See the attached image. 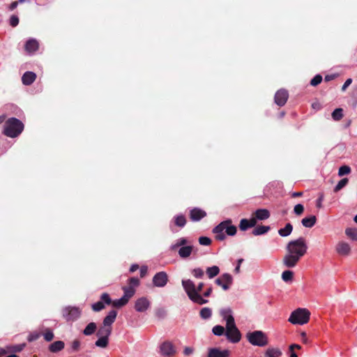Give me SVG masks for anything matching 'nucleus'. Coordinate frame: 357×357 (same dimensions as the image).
<instances>
[{"label": "nucleus", "mask_w": 357, "mask_h": 357, "mask_svg": "<svg viewBox=\"0 0 357 357\" xmlns=\"http://www.w3.org/2000/svg\"><path fill=\"white\" fill-rule=\"evenodd\" d=\"M193 352V349L191 347H185L184 349L183 353L185 356H189Z\"/></svg>", "instance_id": "56"}, {"label": "nucleus", "mask_w": 357, "mask_h": 357, "mask_svg": "<svg viewBox=\"0 0 357 357\" xmlns=\"http://www.w3.org/2000/svg\"><path fill=\"white\" fill-rule=\"evenodd\" d=\"M187 243L188 240L185 238H180L176 241V243L171 245L170 250L172 251L176 250L178 247L185 246Z\"/></svg>", "instance_id": "32"}, {"label": "nucleus", "mask_w": 357, "mask_h": 357, "mask_svg": "<svg viewBox=\"0 0 357 357\" xmlns=\"http://www.w3.org/2000/svg\"><path fill=\"white\" fill-rule=\"evenodd\" d=\"M206 216V213L199 208H194L190 211V218L192 221H199Z\"/></svg>", "instance_id": "16"}, {"label": "nucleus", "mask_w": 357, "mask_h": 357, "mask_svg": "<svg viewBox=\"0 0 357 357\" xmlns=\"http://www.w3.org/2000/svg\"><path fill=\"white\" fill-rule=\"evenodd\" d=\"M316 222L317 218L315 215L305 217L301 220L302 225L307 228H312L316 224Z\"/></svg>", "instance_id": "24"}, {"label": "nucleus", "mask_w": 357, "mask_h": 357, "mask_svg": "<svg viewBox=\"0 0 357 357\" xmlns=\"http://www.w3.org/2000/svg\"><path fill=\"white\" fill-rule=\"evenodd\" d=\"M271 229L269 226L261 225L256 227L252 230V234L255 236H259L267 233Z\"/></svg>", "instance_id": "26"}, {"label": "nucleus", "mask_w": 357, "mask_h": 357, "mask_svg": "<svg viewBox=\"0 0 357 357\" xmlns=\"http://www.w3.org/2000/svg\"><path fill=\"white\" fill-rule=\"evenodd\" d=\"M310 313L305 308H298L290 314L288 321L293 324L303 325L308 322Z\"/></svg>", "instance_id": "7"}, {"label": "nucleus", "mask_w": 357, "mask_h": 357, "mask_svg": "<svg viewBox=\"0 0 357 357\" xmlns=\"http://www.w3.org/2000/svg\"><path fill=\"white\" fill-rule=\"evenodd\" d=\"M148 271L147 266H143L140 268V277L144 278L146 274Z\"/></svg>", "instance_id": "53"}, {"label": "nucleus", "mask_w": 357, "mask_h": 357, "mask_svg": "<svg viewBox=\"0 0 357 357\" xmlns=\"http://www.w3.org/2000/svg\"><path fill=\"white\" fill-rule=\"evenodd\" d=\"M192 274L196 278H203L204 275V271L200 268H194L192 271Z\"/></svg>", "instance_id": "44"}, {"label": "nucleus", "mask_w": 357, "mask_h": 357, "mask_svg": "<svg viewBox=\"0 0 357 357\" xmlns=\"http://www.w3.org/2000/svg\"><path fill=\"white\" fill-rule=\"evenodd\" d=\"M168 282V275L166 272L160 271L157 273L153 278V284L158 287H165Z\"/></svg>", "instance_id": "12"}, {"label": "nucleus", "mask_w": 357, "mask_h": 357, "mask_svg": "<svg viewBox=\"0 0 357 357\" xmlns=\"http://www.w3.org/2000/svg\"><path fill=\"white\" fill-rule=\"evenodd\" d=\"M221 314L226 321L225 335L227 339L232 343L238 342L241 339V333L235 324L234 318L231 314V310H222Z\"/></svg>", "instance_id": "4"}, {"label": "nucleus", "mask_w": 357, "mask_h": 357, "mask_svg": "<svg viewBox=\"0 0 357 357\" xmlns=\"http://www.w3.org/2000/svg\"><path fill=\"white\" fill-rule=\"evenodd\" d=\"M349 182V179L347 178H344L341 179L338 183L336 185V186L334 188L333 191L335 192H337L341 189H342L344 187H345Z\"/></svg>", "instance_id": "38"}, {"label": "nucleus", "mask_w": 357, "mask_h": 357, "mask_svg": "<svg viewBox=\"0 0 357 357\" xmlns=\"http://www.w3.org/2000/svg\"><path fill=\"white\" fill-rule=\"evenodd\" d=\"M293 276H294V273L291 271H289V270L284 271L282 273V279L284 282L291 281L293 279Z\"/></svg>", "instance_id": "41"}, {"label": "nucleus", "mask_w": 357, "mask_h": 357, "mask_svg": "<svg viewBox=\"0 0 357 357\" xmlns=\"http://www.w3.org/2000/svg\"><path fill=\"white\" fill-rule=\"evenodd\" d=\"M246 337L248 342L254 346L264 347L268 343L266 335L261 331L249 332Z\"/></svg>", "instance_id": "8"}, {"label": "nucleus", "mask_w": 357, "mask_h": 357, "mask_svg": "<svg viewBox=\"0 0 357 357\" xmlns=\"http://www.w3.org/2000/svg\"><path fill=\"white\" fill-rule=\"evenodd\" d=\"M199 315L203 319H208L212 315V311L209 307H204L199 312Z\"/></svg>", "instance_id": "35"}, {"label": "nucleus", "mask_w": 357, "mask_h": 357, "mask_svg": "<svg viewBox=\"0 0 357 357\" xmlns=\"http://www.w3.org/2000/svg\"><path fill=\"white\" fill-rule=\"evenodd\" d=\"M109 343V338L99 337V338L95 342L96 347L105 348L107 347Z\"/></svg>", "instance_id": "36"}, {"label": "nucleus", "mask_w": 357, "mask_h": 357, "mask_svg": "<svg viewBox=\"0 0 357 357\" xmlns=\"http://www.w3.org/2000/svg\"><path fill=\"white\" fill-rule=\"evenodd\" d=\"M289 94L287 90L285 89H280L278 90L275 95V102L278 106H283L287 102L288 99Z\"/></svg>", "instance_id": "13"}, {"label": "nucleus", "mask_w": 357, "mask_h": 357, "mask_svg": "<svg viewBox=\"0 0 357 357\" xmlns=\"http://www.w3.org/2000/svg\"><path fill=\"white\" fill-rule=\"evenodd\" d=\"M290 357H298L297 354L294 352V350H289Z\"/></svg>", "instance_id": "63"}, {"label": "nucleus", "mask_w": 357, "mask_h": 357, "mask_svg": "<svg viewBox=\"0 0 357 357\" xmlns=\"http://www.w3.org/2000/svg\"><path fill=\"white\" fill-rule=\"evenodd\" d=\"M282 352L278 348H268L265 352L266 357H280Z\"/></svg>", "instance_id": "27"}, {"label": "nucleus", "mask_w": 357, "mask_h": 357, "mask_svg": "<svg viewBox=\"0 0 357 357\" xmlns=\"http://www.w3.org/2000/svg\"><path fill=\"white\" fill-rule=\"evenodd\" d=\"M303 195V192H294L291 194V197H301Z\"/></svg>", "instance_id": "61"}, {"label": "nucleus", "mask_w": 357, "mask_h": 357, "mask_svg": "<svg viewBox=\"0 0 357 357\" xmlns=\"http://www.w3.org/2000/svg\"><path fill=\"white\" fill-rule=\"evenodd\" d=\"M182 286L188 298L192 302L199 305L206 304L208 302V300L204 299L200 294V292L204 287V284L203 282H199L197 287H196L191 280H183Z\"/></svg>", "instance_id": "3"}, {"label": "nucleus", "mask_w": 357, "mask_h": 357, "mask_svg": "<svg viewBox=\"0 0 357 357\" xmlns=\"http://www.w3.org/2000/svg\"><path fill=\"white\" fill-rule=\"evenodd\" d=\"M212 291H213V289H212V287H209V288H208V289H206V291H204V293L203 294V296H204V297H209V296L211 295Z\"/></svg>", "instance_id": "57"}, {"label": "nucleus", "mask_w": 357, "mask_h": 357, "mask_svg": "<svg viewBox=\"0 0 357 357\" xmlns=\"http://www.w3.org/2000/svg\"><path fill=\"white\" fill-rule=\"evenodd\" d=\"M139 280L137 278L132 277L129 278L128 285L122 287L123 296L121 298L112 301L107 293H103L100 296V301L92 305V310L94 312H100L105 308V304L112 305L113 307L117 308L125 306L135 295L136 288L139 285Z\"/></svg>", "instance_id": "1"}, {"label": "nucleus", "mask_w": 357, "mask_h": 357, "mask_svg": "<svg viewBox=\"0 0 357 357\" xmlns=\"http://www.w3.org/2000/svg\"><path fill=\"white\" fill-rule=\"evenodd\" d=\"M215 283L223 290L227 291L233 283V278L229 273H224L215 280Z\"/></svg>", "instance_id": "10"}, {"label": "nucleus", "mask_w": 357, "mask_h": 357, "mask_svg": "<svg viewBox=\"0 0 357 357\" xmlns=\"http://www.w3.org/2000/svg\"><path fill=\"white\" fill-rule=\"evenodd\" d=\"M324 200V195L321 194L316 202V206L318 208H322V202Z\"/></svg>", "instance_id": "51"}, {"label": "nucleus", "mask_w": 357, "mask_h": 357, "mask_svg": "<svg viewBox=\"0 0 357 357\" xmlns=\"http://www.w3.org/2000/svg\"><path fill=\"white\" fill-rule=\"evenodd\" d=\"M19 24V18L16 15H12L10 18V25L13 27H15Z\"/></svg>", "instance_id": "49"}, {"label": "nucleus", "mask_w": 357, "mask_h": 357, "mask_svg": "<svg viewBox=\"0 0 357 357\" xmlns=\"http://www.w3.org/2000/svg\"><path fill=\"white\" fill-rule=\"evenodd\" d=\"M24 130V124L16 118L8 119L4 125L3 133L9 137L14 138L22 133Z\"/></svg>", "instance_id": "6"}, {"label": "nucleus", "mask_w": 357, "mask_h": 357, "mask_svg": "<svg viewBox=\"0 0 357 357\" xmlns=\"http://www.w3.org/2000/svg\"><path fill=\"white\" fill-rule=\"evenodd\" d=\"M343 117V109L342 108L335 109L332 113V118L335 121H340Z\"/></svg>", "instance_id": "37"}, {"label": "nucleus", "mask_w": 357, "mask_h": 357, "mask_svg": "<svg viewBox=\"0 0 357 357\" xmlns=\"http://www.w3.org/2000/svg\"><path fill=\"white\" fill-rule=\"evenodd\" d=\"M39 48V43L36 39L28 40L24 45V50L29 54L36 52Z\"/></svg>", "instance_id": "17"}, {"label": "nucleus", "mask_w": 357, "mask_h": 357, "mask_svg": "<svg viewBox=\"0 0 357 357\" xmlns=\"http://www.w3.org/2000/svg\"><path fill=\"white\" fill-rule=\"evenodd\" d=\"M351 82H352V79H351V78L347 79L345 81L343 86H342V91H344L347 89V88L351 84Z\"/></svg>", "instance_id": "52"}, {"label": "nucleus", "mask_w": 357, "mask_h": 357, "mask_svg": "<svg viewBox=\"0 0 357 357\" xmlns=\"http://www.w3.org/2000/svg\"><path fill=\"white\" fill-rule=\"evenodd\" d=\"M295 349H301V346L299 345V344H293L289 346V350H294Z\"/></svg>", "instance_id": "59"}, {"label": "nucleus", "mask_w": 357, "mask_h": 357, "mask_svg": "<svg viewBox=\"0 0 357 357\" xmlns=\"http://www.w3.org/2000/svg\"><path fill=\"white\" fill-rule=\"evenodd\" d=\"M43 335L47 342H51L54 337V333L50 328H45Z\"/></svg>", "instance_id": "40"}, {"label": "nucleus", "mask_w": 357, "mask_h": 357, "mask_svg": "<svg viewBox=\"0 0 357 357\" xmlns=\"http://www.w3.org/2000/svg\"><path fill=\"white\" fill-rule=\"evenodd\" d=\"M112 333V328L107 327L105 326H102L98 329L96 335L98 337H103L106 338H109V336Z\"/></svg>", "instance_id": "25"}, {"label": "nucleus", "mask_w": 357, "mask_h": 357, "mask_svg": "<svg viewBox=\"0 0 357 357\" xmlns=\"http://www.w3.org/2000/svg\"><path fill=\"white\" fill-rule=\"evenodd\" d=\"M199 243L202 245H209L211 243V240L208 237L201 236L199 238Z\"/></svg>", "instance_id": "47"}, {"label": "nucleus", "mask_w": 357, "mask_h": 357, "mask_svg": "<svg viewBox=\"0 0 357 357\" xmlns=\"http://www.w3.org/2000/svg\"><path fill=\"white\" fill-rule=\"evenodd\" d=\"M286 249L287 253L284 256L282 263L287 268H294L307 252V246L305 239L300 237L296 240L291 241L287 245Z\"/></svg>", "instance_id": "2"}, {"label": "nucleus", "mask_w": 357, "mask_h": 357, "mask_svg": "<svg viewBox=\"0 0 357 357\" xmlns=\"http://www.w3.org/2000/svg\"><path fill=\"white\" fill-rule=\"evenodd\" d=\"M335 251L337 255L347 257L351 254V248L347 242L340 241L335 245Z\"/></svg>", "instance_id": "11"}, {"label": "nucleus", "mask_w": 357, "mask_h": 357, "mask_svg": "<svg viewBox=\"0 0 357 357\" xmlns=\"http://www.w3.org/2000/svg\"><path fill=\"white\" fill-rule=\"evenodd\" d=\"M350 172H351V168L349 166L343 165L340 167L339 171H338V175L340 176H342L349 174Z\"/></svg>", "instance_id": "43"}, {"label": "nucleus", "mask_w": 357, "mask_h": 357, "mask_svg": "<svg viewBox=\"0 0 357 357\" xmlns=\"http://www.w3.org/2000/svg\"><path fill=\"white\" fill-rule=\"evenodd\" d=\"M18 1H13L10 3V6H9V8L10 10H13L14 9H15L18 5Z\"/></svg>", "instance_id": "58"}, {"label": "nucleus", "mask_w": 357, "mask_h": 357, "mask_svg": "<svg viewBox=\"0 0 357 357\" xmlns=\"http://www.w3.org/2000/svg\"><path fill=\"white\" fill-rule=\"evenodd\" d=\"M174 223L179 227H183L186 224V219L183 215L174 217Z\"/></svg>", "instance_id": "34"}, {"label": "nucleus", "mask_w": 357, "mask_h": 357, "mask_svg": "<svg viewBox=\"0 0 357 357\" xmlns=\"http://www.w3.org/2000/svg\"><path fill=\"white\" fill-rule=\"evenodd\" d=\"M116 315L117 312L116 310H111L104 318L102 325L109 328H112V324L115 321Z\"/></svg>", "instance_id": "19"}, {"label": "nucleus", "mask_w": 357, "mask_h": 357, "mask_svg": "<svg viewBox=\"0 0 357 357\" xmlns=\"http://www.w3.org/2000/svg\"><path fill=\"white\" fill-rule=\"evenodd\" d=\"M155 314L158 318L162 319L166 315V311L164 309H158L155 312Z\"/></svg>", "instance_id": "50"}, {"label": "nucleus", "mask_w": 357, "mask_h": 357, "mask_svg": "<svg viewBox=\"0 0 357 357\" xmlns=\"http://www.w3.org/2000/svg\"><path fill=\"white\" fill-rule=\"evenodd\" d=\"M61 313L66 321H75L79 318L81 310L77 307L67 306L62 309Z\"/></svg>", "instance_id": "9"}, {"label": "nucleus", "mask_w": 357, "mask_h": 357, "mask_svg": "<svg viewBox=\"0 0 357 357\" xmlns=\"http://www.w3.org/2000/svg\"><path fill=\"white\" fill-rule=\"evenodd\" d=\"M160 352L164 356H172L176 351L174 345L170 342H165L160 345Z\"/></svg>", "instance_id": "15"}, {"label": "nucleus", "mask_w": 357, "mask_h": 357, "mask_svg": "<svg viewBox=\"0 0 357 357\" xmlns=\"http://www.w3.org/2000/svg\"><path fill=\"white\" fill-rule=\"evenodd\" d=\"M206 273L208 277L211 279L218 275L220 273V268L217 266H213L211 267H208L206 270Z\"/></svg>", "instance_id": "29"}, {"label": "nucleus", "mask_w": 357, "mask_h": 357, "mask_svg": "<svg viewBox=\"0 0 357 357\" xmlns=\"http://www.w3.org/2000/svg\"><path fill=\"white\" fill-rule=\"evenodd\" d=\"M97 328L96 324L94 322L89 323L83 331L85 335H91L93 334Z\"/></svg>", "instance_id": "31"}, {"label": "nucleus", "mask_w": 357, "mask_h": 357, "mask_svg": "<svg viewBox=\"0 0 357 357\" xmlns=\"http://www.w3.org/2000/svg\"><path fill=\"white\" fill-rule=\"evenodd\" d=\"M6 351L3 349L0 348V357L6 354Z\"/></svg>", "instance_id": "62"}, {"label": "nucleus", "mask_w": 357, "mask_h": 357, "mask_svg": "<svg viewBox=\"0 0 357 357\" xmlns=\"http://www.w3.org/2000/svg\"><path fill=\"white\" fill-rule=\"evenodd\" d=\"M36 79V75L31 71L24 73L22 77V82L24 85H31Z\"/></svg>", "instance_id": "20"}, {"label": "nucleus", "mask_w": 357, "mask_h": 357, "mask_svg": "<svg viewBox=\"0 0 357 357\" xmlns=\"http://www.w3.org/2000/svg\"><path fill=\"white\" fill-rule=\"evenodd\" d=\"M257 219L255 215H252V217L248 220L250 227H254L257 225Z\"/></svg>", "instance_id": "54"}, {"label": "nucleus", "mask_w": 357, "mask_h": 357, "mask_svg": "<svg viewBox=\"0 0 357 357\" xmlns=\"http://www.w3.org/2000/svg\"><path fill=\"white\" fill-rule=\"evenodd\" d=\"M231 222V220L228 219L221 222L213 229V233L215 234L216 240L224 241L226 238V236L223 232L224 230H225L228 236H234L236 234L237 228L236 226L232 225Z\"/></svg>", "instance_id": "5"}, {"label": "nucleus", "mask_w": 357, "mask_h": 357, "mask_svg": "<svg viewBox=\"0 0 357 357\" xmlns=\"http://www.w3.org/2000/svg\"><path fill=\"white\" fill-rule=\"evenodd\" d=\"M304 211V206L301 204H296L294 208V212L296 215H301Z\"/></svg>", "instance_id": "46"}, {"label": "nucleus", "mask_w": 357, "mask_h": 357, "mask_svg": "<svg viewBox=\"0 0 357 357\" xmlns=\"http://www.w3.org/2000/svg\"><path fill=\"white\" fill-rule=\"evenodd\" d=\"M150 301L146 297L138 298L135 301V309L137 312H145L150 307Z\"/></svg>", "instance_id": "14"}, {"label": "nucleus", "mask_w": 357, "mask_h": 357, "mask_svg": "<svg viewBox=\"0 0 357 357\" xmlns=\"http://www.w3.org/2000/svg\"><path fill=\"white\" fill-rule=\"evenodd\" d=\"M212 331L215 335L220 336L225 334L226 328H225L222 326L216 325L213 328Z\"/></svg>", "instance_id": "39"}, {"label": "nucleus", "mask_w": 357, "mask_h": 357, "mask_svg": "<svg viewBox=\"0 0 357 357\" xmlns=\"http://www.w3.org/2000/svg\"><path fill=\"white\" fill-rule=\"evenodd\" d=\"M40 336V334L37 332L32 333L29 335L27 340L29 342H33L37 340Z\"/></svg>", "instance_id": "48"}, {"label": "nucleus", "mask_w": 357, "mask_h": 357, "mask_svg": "<svg viewBox=\"0 0 357 357\" xmlns=\"http://www.w3.org/2000/svg\"><path fill=\"white\" fill-rule=\"evenodd\" d=\"M239 228L241 231H246L248 229L251 228L248 220L245 218L241 220Z\"/></svg>", "instance_id": "42"}, {"label": "nucleus", "mask_w": 357, "mask_h": 357, "mask_svg": "<svg viewBox=\"0 0 357 357\" xmlns=\"http://www.w3.org/2000/svg\"><path fill=\"white\" fill-rule=\"evenodd\" d=\"M80 348H81L80 340L78 339H75L70 343V348L69 352L70 353L77 352L80 350Z\"/></svg>", "instance_id": "33"}, {"label": "nucleus", "mask_w": 357, "mask_h": 357, "mask_svg": "<svg viewBox=\"0 0 357 357\" xmlns=\"http://www.w3.org/2000/svg\"><path fill=\"white\" fill-rule=\"evenodd\" d=\"M234 272L236 273H238L240 272V266H239V264H237L236 267L234 269Z\"/></svg>", "instance_id": "64"}, {"label": "nucleus", "mask_w": 357, "mask_h": 357, "mask_svg": "<svg viewBox=\"0 0 357 357\" xmlns=\"http://www.w3.org/2000/svg\"><path fill=\"white\" fill-rule=\"evenodd\" d=\"M345 234L347 236L354 241H357V229L356 228H347L345 229Z\"/></svg>", "instance_id": "30"}, {"label": "nucleus", "mask_w": 357, "mask_h": 357, "mask_svg": "<svg viewBox=\"0 0 357 357\" xmlns=\"http://www.w3.org/2000/svg\"><path fill=\"white\" fill-rule=\"evenodd\" d=\"M293 230V226L291 223H287L284 228L278 230V234L283 237L288 236L291 234Z\"/></svg>", "instance_id": "28"}, {"label": "nucleus", "mask_w": 357, "mask_h": 357, "mask_svg": "<svg viewBox=\"0 0 357 357\" xmlns=\"http://www.w3.org/2000/svg\"><path fill=\"white\" fill-rule=\"evenodd\" d=\"M139 268V266L137 264H133L130 268V272L133 273L136 271Z\"/></svg>", "instance_id": "60"}, {"label": "nucleus", "mask_w": 357, "mask_h": 357, "mask_svg": "<svg viewBox=\"0 0 357 357\" xmlns=\"http://www.w3.org/2000/svg\"><path fill=\"white\" fill-rule=\"evenodd\" d=\"M192 250H193L192 245H186V246H183V247L180 248L178 252V255L181 258L185 259V258L190 257Z\"/></svg>", "instance_id": "23"}, {"label": "nucleus", "mask_w": 357, "mask_h": 357, "mask_svg": "<svg viewBox=\"0 0 357 357\" xmlns=\"http://www.w3.org/2000/svg\"><path fill=\"white\" fill-rule=\"evenodd\" d=\"M252 215H255L259 220H264L270 217V212L266 208H260L256 210Z\"/></svg>", "instance_id": "22"}, {"label": "nucleus", "mask_w": 357, "mask_h": 357, "mask_svg": "<svg viewBox=\"0 0 357 357\" xmlns=\"http://www.w3.org/2000/svg\"><path fill=\"white\" fill-rule=\"evenodd\" d=\"M230 351L227 349L220 350L218 348H212L208 350V357H229Z\"/></svg>", "instance_id": "18"}, {"label": "nucleus", "mask_w": 357, "mask_h": 357, "mask_svg": "<svg viewBox=\"0 0 357 357\" xmlns=\"http://www.w3.org/2000/svg\"><path fill=\"white\" fill-rule=\"evenodd\" d=\"M65 347V343L63 341L57 340L50 344L48 347V349L52 353H57L62 351Z\"/></svg>", "instance_id": "21"}, {"label": "nucleus", "mask_w": 357, "mask_h": 357, "mask_svg": "<svg viewBox=\"0 0 357 357\" xmlns=\"http://www.w3.org/2000/svg\"><path fill=\"white\" fill-rule=\"evenodd\" d=\"M337 77L336 75H327L324 77L325 82H330L333 80Z\"/></svg>", "instance_id": "55"}, {"label": "nucleus", "mask_w": 357, "mask_h": 357, "mask_svg": "<svg viewBox=\"0 0 357 357\" xmlns=\"http://www.w3.org/2000/svg\"><path fill=\"white\" fill-rule=\"evenodd\" d=\"M322 81V76L320 75H315L310 81V84L312 86H317Z\"/></svg>", "instance_id": "45"}]
</instances>
